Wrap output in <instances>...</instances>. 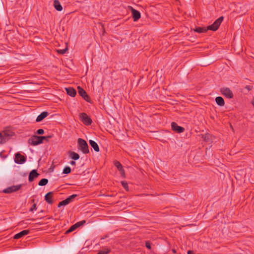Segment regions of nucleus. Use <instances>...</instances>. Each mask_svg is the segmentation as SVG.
Returning a JSON list of instances; mask_svg holds the SVG:
<instances>
[{"instance_id": "nucleus-3", "label": "nucleus", "mask_w": 254, "mask_h": 254, "mask_svg": "<svg viewBox=\"0 0 254 254\" xmlns=\"http://www.w3.org/2000/svg\"><path fill=\"white\" fill-rule=\"evenodd\" d=\"M43 138L41 136L34 135L28 139V143L34 146L37 145L43 142Z\"/></svg>"}, {"instance_id": "nucleus-43", "label": "nucleus", "mask_w": 254, "mask_h": 254, "mask_svg": "<svg viewBox=\"0 0 254 254\" xmlns=\"http://www.w3.org/2000/svg\"><path fill=\"white\" fill-rule=\"evenodd\" d=\"M172 252H173V253H174V254H176V250H175V249H173V250H172Z\"/></svg>"}, {"instance_id": "nucleus-26", "label": "nucleus", "mask_w": 254, "mask_h": 254, "mask_svg": "<svg viewBox=\"0 0 254 254\" xmlns=\"http://www.w3.org/2000/svg\"><path fill=\"white\" fill-rule=\"evenodd\" d=\"M67 50H68V48H67V47L66 46V48H64V49H62V50L59 49V50H57L56 51L58 54L63 55L66 53V52L67 51Z\"/></svg>"}, {"instance_id": "nucleus-20", "label": "nucleus", "mask_w": 254, "mask_h": 254, "mask_svg": "<svg viewBox=\"0 0 254 254\" xmlns=\"http://www.w3.org/2000/svg\"><path fill=\"white\" fill-rule=\"evenodd\" d=\"M89 143L91 146L94 149V150L96 152H99L100 150L99 147L97 143L92 140H89Z\"/></svg>"}, {"instance_id": "nucleus-7", "label": "nucleus", "mask_w": 254, "mask_h": 254, "mask_svg": "<svg viewBox=\"0 0 254 254\" xmlns=\"http://www.w3.org/2000/svg\"><path fill=\"white\" fill-rule=\"evenodd\" d=\"M22 185H18L17 186H12L7 188L3 190V192L6 193H10L15 192L20 189Z\"/></svg>"}, {"instance_id": "nucleus-32", "label": "nucleus", "mask_w": 254, "mask_h": 254, "mask_svg": "<svg viewBox=\"0 0 254 254\" xmlns=\"http://www.w3.org/2000/svg\"><path fill=\"white\" fill-rule=\"evenodd\" d=\"M5 142V138H3L2 133H0V144H3Z\"/></svg>"}, {"instance_id": "nucleus-10", "label": "nucleus", "mask_w": 254, "mask_h": 254, "mask_svg": "<svg viewBox=\"0 0 254 254\" xmlns=\"http://www.w3.org/2000/svg\"><path fill=\"white\" fill-rule=\"evenodd\" d=\"M40 175V174L37 172L36 170H32L29 173L28 176V180L30 182H32L34 181V180Z\"/></svg>"}, {"instance_id": "nucleus-41", "label": "nucleus", "mask_w": 254, "mask_h": 254, "mask_svg": "<svg viewBox=\"0 0 254 254\" xmlns=\"http://www.w3.org/2000/svg\"><path fill=\"white\" fill-rule=\"evenodd\" d=\"M107 237H108V235H106L104 237L102 238L101 239H105V238H106Z\"/></svg>"}, {"instance_id": "nucleus-4", "label": "nucleus", "mask_w": 254, "mask_h": 254, "mask_svg": "<svg viewBox=\"0 0 254 254\" xmlns=\"http://www.w3.org/2000/svg\"><path fill=\"white\" fill-rule=\"evenodd\" d=\"M79 117L82 122L86 126L90 125L92 123L91 119L85 113H80Z\"/></svg>"}, {"instance_id": "nucleus-40", "label": "nucleus", "mask_w": 254, "mask_h": 254, "mask_svg": "<svg viewBox=\"0 0 254 254\" xmlns=\"http://www.w3.org/2000/svg\"><path fill=\"white\" fill-rule=\"evenodd\" d=\"M188 254H194L193 251H189L188 252Z\"/></svg>"}, {"instance_id": "nucleus-33", "label": "nucleus", "mask_w": 254, "mask_h": 254, "mask_svg": "<svg viewBox=\"0 0 254 254\" xmlns=\"http://www.w3.org/2000/svg\"><path fill=\"white\" fill-rule=\"evenodd\" d=\"M37 209V205L36 203H34L31 207L30 208L29 211H33L34 210H36Z\"/></svg>"}, {"instance_id": "nucleus-34", "label": "nucleus", "mask_w": 254, "mask_h": 254, "mask_svg": "<svg viewBox=\"0 0 254 254\" xmlns=\"http://www.w3.org/2000/svg\"><path fill=\"white\" fill-rule=\"evenodd\" d=\"M145 246H146V247L147 249L150 250L151 249V243H150V242L149 241H146L145 242Z\"/></svg>"}, {"instance_id": "nucleus-15", "label": "nucleus", "mask_w": 254, "mask_h": 254, "mask_svg": "<svg viewBox=\"0 0 254 254\" xmlns=\"http://www.w3.org/2000/svg\"><path fill=\"white\" fill-rule=\"evenodd\" d=\"M49 115V113L47 111H44L41 113L37 118L36 120V122H40L43 119L46 118Z\"/></svg>"}, {"instance_id": "nucleus-9", "label": "nucleus", "mask_w": 254, "mask_h": 254, "mask_svg": "<svg viewBox=\"0 0 254 254\" xmlns=\"http://www.w3.org/2000/svg\"><path fill=\"white\" fill-rule=\"evenodd\" d=\"M172 129L177 133H182L184 131L185 128L183 127L179 126L175 122L171 123Z\"/></svg>"}, {"instance_id": "nucleus-13", "label": "nucleus", "mask_w": 254, "mask_h": 254, "mask_svg": "<svg viewBox=\"0 0 254 254\" xmlns=\"http://www.w3.org/2000/svg\"><path fill=\"white\" fill-rule=\"evenodd\" d=\"M114 165L118 168L119 171L120 172L121 175L125 176V170H124L121 163L118 161H116L114 162Z\"/></svg>"}, {"instance_id": "nucleus-8", "label": "nucleus", "mask_w": 254, "mask_h": 254, "mask_svg": "<svg viewBox=\"0 0 254 254\" xmlns=\"http://www.w3.org/2000/svg\"><path fill=\"white\" fill-rule=\"evenodd\" d=\"M14 161L17 164H22L26 161V157L19 153L15 155Z\"/></svg>"}, {"instance_id": "nucleus-1", "label": "nucleus", "mask_w": 254, "mask_h": 254, "mask_svg": "<svg viewBox=\"0 0 254 254\" xmlns=\"http://www.w3.org/2000/svg\"><path fill=\"white\" fill-rule=\"evenodd\" d=\"M223 19H224L223 16H220L218 19H217L212 25L208 26V27H207V28L202 27H196L194 29V31L195 32H196L199 33L206 32L208 30H212L213 31H215L219 28Z\"/></svg>"}, {"instance_id": "nucleus-25", "label": "nucleus", "mask_w": 254, "mask_h": 254, "mask_svg": "<svg viewBox=\"0 0 254 254\" xmlns=\"http://www.w3.org/2000/svg\"><path fill=\"white\" fill-rule=\"evenodd\" d=\"M71 168L68 166H66L64 169L63 173L65 174H68L71 172Z\"/></svg>"}, {"instance_id": "nucleus-18", "label": "nucleus", "mask_w": 254, "mask_h": 254, "mask_svg": "<svg viewBox=\"0 0 254 254\" xmlns=\"http://www.w3.org/2000/svg\"><path fill=\"white\" fill-rule=\"evenodd\" d=\"M68 154L69 156L74 160H77L79 159V155L75 152L69 151Z\"/></svg>"}, {"instance_id": "nucleus-2", "label": "nucleus", "mask_w": 254, "mask_h": 254, "mask_svg": "<svg viewBox=\"0 0 254 254\" xmlns=\"http://www.w3.org/2000/svg\"><path fill=\"white\" fill-rule=\"evenodd\" d=\"M78 148L81 150L84 154L89 152V147L86 141L82 138H78L77 140Z\"/></svg>"}, {"instance_id": "nucleus-36", "label": "nucleus", "mask_w": 254, "mask_h": 254, "mask_svg": "<svg viewBox=\"0 0 254 254\" xmlns=\"http://www.w3.org/2000/svg\"><path fill=\"white\" fill-rule=\"evenodd\" d=\"M41 137H43L44 138H43V140H46L47 141H49V139L51 138L52 137V135H48V136H41Z\"/></svg>"}, {"instance_id": "nucleus-44", "label": "nucleus", "mask_w": 254, "mask_h": 254, "mask_svg": "<svg viewBox=\"0 0 254 254\" xmlns=\"http://www.w3.org/2000/svg\"><path fill=\"white\" fill-rule=\"evenodd\" d=\"M31 201H32V202H34L35 200H34V199H32V200H31Z\"/></svg>"}, {"instance_id": "nucleus-19", "label": "nucleus", "mask_w": 254, "mask_h": 254, "mask_svg": "<svg viewBox=\"0 0 254 254\" xmlns=\"http://www.w3.org/2000/svg\"><path fill=\"white\" fill-rule=\"evenodd\" d=\"M54 6L55 8L59 11H61L63 9V7L61 4L60 2L58 0H54Z\"/></svg>"}, {"instance_id": "nucleus-6", "label": "nucleus", "mask_w": 254, "mask_h": 254, "mask_svg": "<svg viewBox=\"0 0 254 254\" xmlns=\"http://www.w3.org/2000/svg\"><path fill=\"white\" fill-rule=\"evenodd\" d=\"M220 92L223 95L229 99L233 98V94L229 88H222L220 89Z\"/></svg>"}, {"instance_id": "nucleus-5", "label": "nucleus", "mask_w": 254, "mask_h": 254, "mask_svg": "<svg viewBox=\"0 0 254 254\" xmlns=\"http://www.w3.org/2000/svg\"><path fill=\"white\" fill-rule=\"evenodd\" d=\"M77 89L79 95L81 96L86 101L91 103V99L87 94L86 92L80 86H78Z\"/></svg>"}, {"instance_id": "nucleus-31", "label": "nucleus", "mask_w": 254, "mask_h": 254, "mask_svg": "<svg viewBox=\"0 0 254 254\" xmlns=\"http://www.w3.org/2000/svg\"><path fill=\"white\" fill-rule=\"evenodd\" d=\"M122 183V185L123 187V188L126 190H128V185H127V183L126 182H124V181H122L121 182Z\"/></svg>"}, {"instance_id": "nucleus-28", "label": "nucleus", "mask_w": 254, "mask_h": 254, "mask_svg": "<svg viewBox=\"0 0 254 254\" xmlns=\"http://www.w3.org/2000/svg\"><path fill=\"white\" fill-rule=\"evenodd\" d=\"M77 196V194H73L68 197L66 198V200L68 201V202L69 203L70 202L72 201V200L75 198Z\"/></svg>"}, {"instance_id": "nucleus-12", "label": "nucleus", "mask_w": 254, "mask_h": 254, "mask_svg": "<svg viewBox=\"0 0 254 254\" xmlns=\"http://www.w3.org/2000/svg\"><path fill=\"white\" fill-rule=\"evenodd\" d=\"M29 232H30V231L28 230H23V231H21L20 232L15 235L13 238L14 239H20V238L23 237V236L28 235L29 233Z\"/></svg>"}, {"instance_id": "nucleus-42", "label": "nucleus", "mask_w": 254, "mask_h": 254, "mask_svg": "<svg viewBox=\"0 0 254 254\" xmlns=\"http://www.w3.org/2000/svg\"><path fill=\"white\" fill-rule=\"evenodd\" d=\"M252 104L253 105V106L254 107V97L253 98V99L252 101Z\"/></svg>"}, {"instance_id": "nucleus-27", "label": "nucleus", "mask_w": 254, "mask_h": 254, "mask_svg": "<svg viewBox=\"0 0 254 254\" xmlns=\"http://www.w3.org/2000/svg\"><path fill=\"white\" fill-rule=\"evenodd\" d=\"M76 229H77L76 226H75V225L74 224V225H72L68 230L66 231V233L68 234V233L74 231Z\"/></svg>"}, {"instance_id": "nucleus-16", "label": "nucleus", "mask_w": 254, "mask_h": 254, "mask_svg": "<svg viewBox=\"0 0 254 254\" xmlns=\"http://www.w3.org/2000/svg\"><path fill=\"white\" fill-rule=\"evenodd\" d=\"M65 90L66 91L67 94L71 97H75L76 95V91L73 88H66Z\"/></svg>"}, {"instance_id": "nucleus-11", "label": "nucleus", "mask_w": 254, "mask_h": 254, "mask_svg": "<svg viewBox=\"0 0 254 254\" xmlns=\"http://www.w3.org/2000/svg\"><path fill=\"white\" fill-rule=\"evenodd\" d=\"M130 10L132 13V17L134 21H137L140 18V13L139 11L134 9L133 7L130 6Z\"/></svg>"}, {"instance_id": "nucleus-38", "label": "nucleus", "mask_w": 254, "mask_h": 254, "mask_svg": "<svg viewBox=\"0 0 254 254\" xmlns=\"http://www.w3.org/2000/svg\"><path fill=\"white\" fill-rule=\"evenodd\" d=\"M245 88H246V89H247L248 91H250V90H252V87L251 86H250V85H247V86H246V87H245Z\"/></svg>"}, {"instance_id": "nucleus-29", "label": "nucleus", "mask_w": 254, "mask_h": 254, "mask_svg": "<svg viewBox=\"0 0 254 254\" xmlns=\"http://www.w3.org/2000/svg\"><path fill=\"white\" fill-rule=\"evenodd\" d=\"M86 223V221L83 220L81 221L78 222L76 223L75 224V226H76L77 228L79 227L80 226H81L83 225L84 224Z\"/></svg>"}, {"instance_id": "nucleus-23", "label": "nucleus", "mask_w": 254, "mask_h": 254, "mask_svg": "<svg viewBox=\"0 0 254 254\" xmlns=\"http://www.w3.org/2000/svg\"><path fill=\"white\" fill-rule=\"evenodd\" d=\"M48 180L46 178L41 179L38 183V185L40 186H44L47 184Z\"/></svg>"}, {"instance_id": "nucleus-35", "label": "nucleus", "mask_w": 254, "mask_h": 254, "mask_svg": "<svg viewBox=\"0 0 254 254\" xmlns=\"http://www.w3.org/2000/svg\"><path fill=\"white\" fill-rule=\"evenodd\" d=\"M44 133V130L43 129H39L36 131V133L38 134H43Z\"/></svg>"}, {"instance_id": "nucleus-37", "label": "nucleus", "mask_w": 254, "mask_h": 254, "mask_svg": "<svg viewBox=\"0 0 254 254\" xmlns=\"http://www.w3.org/2000/svg\"><path fill=\"white\" fill-rule=\"evenodd\" d=\"M100 24L101 25L102 29L103 30V35H104L105 33V32H106L105 28L104 27V25L102 23H100Z\"/></svg>"}, {"instance_id": "nucleus-21", "label": "nucleus", "mask_w": 254, "mask_h": 254, "mask_svg": "<svg viewBox=\"0 0 254 254\" xmlns=\"http://www.w3.org/2000/svg\"><path fill=\"white\" fill-rule=\"evenodd\" d=\"M215 101L217 104L221 107L224 106L225 102L223 98L222 97L218 96L215 98Z\"/></svg>"}, {"instance_id": "nucleus-24", "label": "nucleus", "mask_w": 254, "mask_h": 254, "mask_svg": "<svg viewBox=\"0 0 254 254\" xmlns=\"http://www.w3.org/2000/svg\"><path fill=\"white\" fill-rule=\"evenodd\" d=\"M68 204H69V203L68 202V201L66 200V199H65L60 202L58 205V207H60L62 206H65L66 205H67Z\"/></svg>"}, {"instance_id": "nucleus-17", "label": "nucleus", "mask_w": 254, "mask_h": 254, "mask_svg": "<svg viewBox=\"0 0 254 254\" xmlns=\"http://www.w3.org/2000/svg\"><path fill=\"white\" fill-rule=\"evenodd\" d=\"M2 136L5 138V142L8 140L10 136H12L14 133L12 131L5 130L2 133Z\"/></svg>"}, {"instance_id": "nucleus-39", "label": "nucleus", "mask_w": 254, "mask_h": 254, "mask_svg": "<svg viewBox=\"0 0 254 254\" xmlns=\"http://www.w3.org/2000/svg\"><path fill=\"white\" fill-rule=\"evenodd\" d=\"M70 164L71 165H75V162L74 161H70Z\"/></svg>"}, {"instance_id": "nucleus-30", "label": "nucleus", "mask_w": 254, "mask_h": 254, "mask_svg": "<svg viewBox=\"0 0 254 254\" xmlns=\"http://www.w3.org/2000/svg\"><path fill=\"white\" fill-rule=\"evenodd\" d=\"M202 137L204 141L208 142L210 139L211 135L208 133L205 134L204 135H203Z\"/></svg>"}, {"instance_id": "nucleus-14", "label": "nucleus", "mask_w": 254, "mask_h": 254, "mask_svg": "<svg viewBox=\"0 0 254 254\" xmlns=\"http://www.w3.org/2000/svg\"><path fill=\"white\" fill-rule=\"evenodd\" d=\"M53 195V192L52 191H50L48 192L45 196V199L49 204H51L53 203L52 199Z\"/></svg>"}, {"instance_id": "nucleus-22", "label": "nucleus", "mask_w": 254, "mask_h": 254, "mask_svg": "<svg viewBox=\"0 0 254 254\" xmlns=\"http://www.w3.org/2000/svg\"><path fill=\"white\" fill-rule=\"evenodd\" d=\"M111 249L105 248L103 250L99 251L97 254H108L111 252Z\"/></svg>"}]
</instances>
